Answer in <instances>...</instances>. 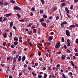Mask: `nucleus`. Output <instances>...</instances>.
Instances as JSON below:
<instances>
[{"label": "nucleus", "instance_id": "obj_1", "mask_svg": "<svg viewBox=\"0 0 78 78\" xmlns=\"http://www.w3.org/2000/svg\"><path fill=\"white\" fill-rule=\"evenodd\" d=\"M60 47L61 43H60V42L58 41L55 44V48H60Z\"/></svg>", "mask_w": 78, "mask_h": 78}, {"label": "nucleus", "instance_id": "obj_2", "mask_svg": "<svg viewBox=\"0 0 78 78\" xmlns=\"http://www.w3.org/2000/svg\"><path fill=\"white\" fill-rule=\"evenodd\" d=\"M66 34L67 36H70V32L68 30H66Z\"/></svg>", "mask_w": 78, "mask_h": 78}, {"label": "nucleus", "instance_id": "obj_3", "mask_svg": "<svg viewBox=\"0 0 78 78\" xmlns=\"http://www.w3.org/2000/svg\"><path fill=\"white\" fill-rule=\"evenodd\" d=\"M67 22L66 21H64L62 22V23L61 24V26H62V28H64V24H67Z\"/></svg>", "mask_w": 78, "mask_h": 78}, {"label": "nucleus", "instance_id": "obj_4", "mask_svg": "<svg viewBox=\"0 0 78 78\" xmlns=\"http://www.w3.org/2000/svg\"><path fill=\"white\" fill-rule=\"evenodd\" d=\"M14 9L15 10H19V11H20L21 10V9L17 6L15 7H14Z\"/></svg>", "mask_w": 78, "mask_h": 78}, {"label": "nucleus", "instance_id": "obj_5", "mask_svg": "<svg viewBox=\"0 0 78 78\" xmlns=\"http://www.w3.org/2000/svg\"><path fill=\"white\" fill-rule=\"evenodd\" d=\"M27 34L29 35H32L33 34V31L30 30V31H28L27 32Z\"/></svg>", "mask_w": 78, "mask_h": 78}, {"label": "nucleus", "instance_id": "obj_6", "mask_svg": "<svg viewBox=\"0 0 78 78\" xmlns=\"http://www.w3.org/2000/svg\"><path fill=\"white\" fill-rule=\"evenodd\" d=\"M41 25L44 27H47V24H46V23H43V22H41Z\"/></svg>", "mask_w": 78, "mask_h": 78}, {"label": "nucleus", "instance_id": "obj_7", "mask_svg": "<svg viewBox=\"0 0 78 78\" xmlns=\"http://www.w3.org/2000/svg\"><path fill=\"white\" fill-rule=\"evenodd\" d=\"M66 57V55H63L61 56V59L62 60H64V59H65Z\"/></svg>", "mask_w": 78, "mask_h": 78}, {"label": "nucleus", "instance_id": "obj_8", "mask_svg": "<svg viewBox=\"0 0 78 78\" xmlns=\"http://www.w3.org/2000/svg\"><path fill=\"white\" fill-rule=\"evenodd\" d=\"M12 15V13H10L9 14H7L4 15L5 17H9Z\"/></svg>", "mask_w": 78, "mask_h": 78}, {"label": "nucleus", "instance_id": "obj_9", "mask_svg": "<svg viewBox=\"0 0 78 78\" xmlns=\"http://www.w3.org/2000/svg\"><path fill=\"white\" fill-rule=\"evenodd\" d=\"M13 25V22H10V28H12V26Z\"/></svg>", "mask_w": 78, "mask_h": 78}, {"label": "nucleus", "instance_id": "obj_10", "mask_svg": "<svg viewBox=\"0 0 78 78\" xmlns=\"http://www.w3.org/2000/svg\"><path fill=\"white\" fill-rule=\"evenodd\" d=\"M75 26L74 25H72L69 27V28L70 29H72V28H75Z\"/></svg>", "mask_w": 78, "mask_h": 78}, {"label": "nucleus", "instance_id": "obj_11", "mask_svg": "<svg viewBox=\"0 0 78 78\" xmlns=\"http://www.w3.org/2000/svg\"><path fill=\"white\" fill-rule=\"evenodd\" d=\"M8 5H9V3L6 2H4V6Z\"/></svg>", "mask_w": 78, "mask_h": 78}, {"label": "nucleus", "instance_id": "obj_12", "mask_svg": "<svg viewBox=\"0 0 78 78\" xmlns=\"http://www.w3.org/2000/svg\"><path fill=\"white\" fill-rule=\"evenodd\" d=\"M26 59V57H25V56H23L22 59V60L23 61H24Z\"/></svg>", "mask_w": 78, "mask_h": 78}, {"label": "nucleus", "instance_id": "obj_13", "mask_svg": "<svg viewBox=\"0 0 78 78\" xmlns=\"http://www.w3.org/2000/svg\"><path fill=\"white\" fill-rule=\"evenodd\" d=\"M31 73L33 75V76H36V75H37L36 73H35V72H32Z\"/></svg>", "mask_w": 78, "mask_h": 78}, {"label": "nucleus", "instance_id": "obj_14", "mask_svg": "<svg viewBox=\"0 0 78 78\" xmlns=\"http://www.w3.org/2000/svg\"><path fill=\"white\" fill-rule=\"evenodd\" d=\"M52 39H53V37L51 36H50L49 37L48 40L50 41H52Z\"/></svg>", "mask_w": 78, "mask_h": 78}, {"label": "nucleus", "instance_id": "obj_15", "mask_svg": "<svg viewBox=\"0 0 78 78\" xmlns=\"http://www.w3.org/2000/svg\"><path fill=\"white\" fill-rule=\"evenodd\" d=\"M3 36L4 37V38H6L7 37V35H6V33H5L3 34Z\"/></svg>", "mask_w": 78, "mask_h": 78}, {"label": "nucleus", "instance_id": "obj_16", "mask_svg": "<svg viewBox=\"0 0 78 78\" xmlns=\"http://www.w3.org/2000/svg\"><path fill=\"white\" fill-rule=\"evenodd\" d=\"M65 5H66V4L64 3H63L61 4L60 6L61 7H63V6H65Z\"/></svg>", "mask_w": 78, "mask_h": 78}, {"label": "nucleus", "instance_id": "obj_17", "mask_svg": "<svg viewBox=\"0 0 78 78\" xmlns=\"http://www.w3.org/2000/svg\"><path fill=\"white\" fill-rule=\"evenodd\" d=\"M41 3H42V4L43 5H44V3H45V1H44V0H40Z\"/></svg>", "mask_w": 78, "mask_h": 78}, {"label": "nucleus", "instance_id": "obj_18", "mask_svg": "<svg viewBox=\"0 0 78 78\" xmlns=\"http://www.w3.org/2000/svg\"><path fill=\"white\" fill-rule=\"evenodd\" d=\"M33 25V23H30V24H28L27 27H30L31 26V25Z\"/></svg>", "mask_w": 78, "mask_h": 78}, {"label": "nucleus", "instance_id": "obj_19", "mask_svg": "<svg viewBox=\"0 0 78 78\" xmlns=\"http://www.w3.org/2000/svg\"><path fill=\"white\" fill-rule=\"evenodd\" d=\"M16 16L17 17H18V19H19V18L21 17V16H20V15L19 13L16 14Z\"/></svg>", "mask_w": 78, "mask_h": 78}, {"label": "nucleus", "instance_id": "obj_20", "mask_svg": "<svg viewBox=\"0 0 78 78\" xmlns=\"http://www.w3.org/2000/svg\"><path fill=\"white\" fill-rule=\"evenodd\" d=\"M47 77V74L45 73H44L43 78H46Z\"/></svg>", "mask_w": 78, "mask_h": 78}, {"label": "nucleus", "instance_id": "obj_21", "mask_svg": "<svg viewBox=\"0 0 78 78\" xmlns=\"http://www.w3.org/2000/svg\"><path fill=\"white\" fill-rule=\"evenodd\" d=\"M10 2H11L12 3L15 4L16 3V2L13 0H11L10 1Z\"/></svg>", "mask_w": 78, "mask_h": 78}, {"label": "nucleus", "instance_id": "obj_22", "mask_svg": "<svg viewBox=\"0 0 78 78\" xmlns=\"http://www.w3.org/2000/svg\"><path fill=\"white\" fill-rule=\"evenodd\" d=\"M57 9H58V7L57 6H55L53 10L54 11H56V10H57Z\"/></svg>", "mask_w": 78, "mask_h": 78}, {"label": "nucleus", "instance_id": "obj_23", "mask_svg": "<svg viewBox=\"0 0 78 78\" xmlns=\"http://www.w3.org/2000/svg\"><path fill=\"white\" fill-rule=\"evenodd\" d=\"M18 44V42L15 41L14 42V45L16 46Z\"/></svg>", "mask_w": 78, "mask_h": 78}, {"label": "nucleus", "instance_id": "obj_24", "mask_svg": "<svg viewBox=\"0 0 78 78\" xmlns=\"http://www.w3.org/2000/svg\"><path fill=\"white\" fill-rule=\"evenodd\" d=\"M37 30L36 29H34L33 30V33H34V34L36 33Z\"/></svg>", "mask_w": 78, "mask_h": 78}, {"label": "nucleus", "instance_id": "obj_25", "mask_svg": "<svg viewBox=\"0 0 78 78\" xmlns=\"http://www.w3.org/2000/svg\"><path fill=\"white\" fill-rule=\"evenodd\" d=\"M62 76L64 78H67V76H65V75L64 74V73H62Z\"/></svg>", "mask_w": 78, "mask_h": 78}, {"label": "nucleus", "instance_id": "obj_26", "mask_svg": "<svg viewBox=\"0 0 78 78\" xmlns=\"http://www.w3.org/2000/svg\"><path fill=\"white\" fill-rule=\"evenodd\" d=\"M62 42H65L64 38V37H62Z\"/></svg>", "mask_w": 78, "mask_h": 78}, {"label": "nucleus", "instance_id": "obj_27", "mask_svg": "<svg viewBox=\"0 0 78 78\" xmlns=\"http://www.w3.org/2000/svg\"><path fill=\"white\" fill-rule=\"evenodd\" d=\"M28 44H29V45H30L31 46V47H33V44H32V43H31L30 42H28Z\"/></svg>", "mask_w": 78, "mask_h": 78}, {"label": "nucleus", "instance_id": "obj_28", "mask_svg": "<svg viewBox=\"0 0 78 78\" xmlns=\"http://www.w3.org/2000/svg\"><path fill=\"white\" fill-rule=\"evenodd\" d=\"M43 17H44V18H45V19H47V15H43Z\"/></svg>", "mask_w": 78, "mask_h": 78}, {"label": "nucleus", "instance_id": "obj_29", "mask_svg": "<svg viewBox=\"0 0 78 78\" xmlns=\"http://www.w3.org/2000/svg\"><path fill=\"white\" fill-rule=\"evenodd\" d=\"M39 21L40 22H44V20L43 19H40Z\"/></svg>", "mask_w": 78, "mask_h": 78}, {"label": "nucleus", "instance_id": "obj_30", "mask_svg": "<svg viewBox=\"0 0 78 78\" xmlns=\"http://www.w3.org/2000/svg\"><path fill=\"white\" fill-rule=\"evenodd\" d=\"M21 56H19L18 58V60L19 61H21Z\"/></svg>", "mask_w": 78, "mask_h": 78}, {"label": "nucleus", "instance_id": "obj_31", "mask_svg": "<svg viewBox=\"0 0 78 78\" xmlns=\"http://www.w3.org/2000/svg\"><path fill=\"white\" fill-rule=\"evenodd\" d=\"M11 48H14V47H15V46H14L13 44H12L11 46H10Z\"/></svg>", "mask_w": 78, "mask_h": 78}, {"label": "nucleus", "instance_id": "obj_32", "mask_svg": "<svg viewBox=\"0 0 78 78\" xmlns=\"http://www.w3.org/2000/svg\"><path fill=\"white\" fill-rule=\"evenodd\" d=\"M13 60L14 62H16L17 61V58H16L15 57H14Z\"/></svg>", "mask_w": 78, "mask_h": 78}, {"label": "nucleus", "instance_id": "obj_33", "mask_svg": "<svg viewBox=\"0 0 78 78\" xmlns=\"http://www.w3.org/2000/svg\"><path fill=\"white\" fill-rule=\"evenodd\" d=\"M73 5H72L70 7V9H71V10H72V9H73Z\"/></svg>", "mask_w": 78, "mask_h": 78}, {"label": "nucleus", "instance_id": "obj_34", "mask_svg": "<svg viewBox=\"0 0 78 78\" xmlns=\"http://www.w3.org/2000/svg\"><path fill=\"white\" fill-rule=\"evenodd\" d=\"M9 34H10L9 37H11L12 36V32H10L9 33Z\"/></svg>", "mask_w": 78, "mask_h": 78}, {"label": "nucleus", "instance_id": "obj_35", "mask_svg": "<svg viewBox=\"0 0 78 78\" xmlns=\"http://www.w3.org/2000/svg\"><path fill=\"white\" fill-rule=\"evenodd\" d=\"M3 5H4L3 3L0 2V6H2Z\"/></svg>", "mask_w": 78, "mask_h": 78}, {"label": "nucleus", "instance_id": "obj_36", "mask_svg": "<svg viewBox=\"0 0 78 78\" xmlns=\"http://www.w3.org/2000/svg\"><path fill=\"white\" fill-rule=\"evenodd\" d=\"M31 11H33L34 12L35 11V8L34 7H32L31 9Z\"/></svg>", "mask_w": 78, "mask_h": 78}, {"label": "nucleus", "instance_id": "obj_37", "mask_svg": "<svg viewBox=\"0 0 78 78\" xmlns=\"http://www.w3.org/2000/svg\"><path fill=\"white\" fill-rule=\"evenodd\" d=\"M22 75V72H20L19 74V76L20 77L21 75Z\"/></svg>", "mask_w": 78, "mask_h": 78}, {"label": "nucleus", "instance_id": "obj_38", "mask_svg": "<svg viewBox=\"0 0 78 78\" xmlns=\"http://www.w3.org/2000/svg\"><path fill=\"white\" fill-rule=\"evenodd\" d=\"M66 15H67V17H69V19H70V18H71V17L70 16V15H69V14H66Z\"/></svg>", "mask_w": 78, "mask_h": 78}, {"label": "nucleus", "instance_id": "obj_39", "mask_svg": "<svg viewBox=\"0 0 78 78\" xmlns=\"http://www.w3.org/2000/svg\"><path fill=\"white\" fill-rule=\"evenodd\" d=\"M33 56H34V54H30V58H32Z\"/></svg>", "mask_w": 78, "mask_h": 78}, {"label": "nucleus", "instance_id": "obj_40", "mask_svg": "<svg viewBox=\"0 0 78 78\" xmlns=\"http://www.w3.org/2000/svg\"><path fill=\"white\" fill-rule=\"evenodd\" d=\"M3 11L4 12H7V9L6 8H4L3 9Z\"/></svg>", "mask_w": 78, "mask_h": 78}, {"label": "nucleus", "instance_id": "obj_41", "mask_svg": "<svg viewBox=\"0 0 78 78\" xmlns=\"http://www.w3.org/2000/svg\"><path fill=\"white\" fill-rule=\"evenodd\" d=\"M14 40L16 41H18V38L16 37H15L14 38Z\"/></svg>", "mask_w": 78, "mask_h": 78}, {"label": "nucleus", "instance_id": "obj_42", "mask_svg": "<svg viewBox=\"0 0 78 78\" xmlns=\"http://www.w3.org/2000/svg\"><path fill=\"white\" fill-rule=\"evenodd\" d=\"M19 21H21L22 22H25V20L24 19H22L21 20H19Z\"/></svg>", "mask_w": 78, "mask_h": 78}, {"label": "nucleus", "instance_id": "obj_43", "mask_svg": "<svg viewBox=\"0 0 78 78\" xmlns=\"http://www.w3.org/2000/svg\"><path fill=\"white\" fill-rule=\"evenodd\" d=\"M10 57V61H12V59H13V57L12 56V57H11V56H9Z\"/></svg>", "mask_w": 78, "mask_h": 78}, {"label": "nucleus", "instance_id": "obj_44", "mask_svg": "<svg viewBox=\"0 0 78 78\" xmlns=\"http://www.w3.org/2000/svg\"><path fill=\"white\" fill-rule=\"evenodd\" d=\"M15 65H14V64L13 65V68L12 69V70H14V69L15 68Z\"/></svg>", "mask_w": 78, "mask_h": 78}, {"label": "nucleus", "instance_id": "obj_45", "mask_svg": "<svg viewBox=\"0 0 78 78\" xmlns=\"http://www.w3.org/2000/svg\"><path fill=\"white\" fill-rule=\"evenodd\" d=\"M75 42L76 44H78V39H76L75 41Z\"/></svg>", "mask_w": 78, "mask_h": 78}, {"label": "nucleus", "instance_id": "obj_46", "mask_svg": "<svg viewBox=\"0 0 78 78\" xmlns=\"http://www.w3.org/2000/svg\"><path fill=\"white\" fill-rule=\"evenodd\" d=\"M59 16H57L56 17V20H58L59 19Z\"/></svg>", "mask_w": 78, "mask_h": 78}, {"label": "nucleus", "instance_id": "obj_47", "mask_svg": "<svg viewBox=\"0 0 78 78\" xmlns=\"http://www.w3.org/2000/svg\"><path fill=\"white\" fill-rule=\"evenodd\" d=\"M28 70H33V69H31V67H28Z\"/></svg>", "mask_w": 78, "mask_h": 78}, {"label": "nucleus", "instance_id": "obj_48", "mask_svg": "<svg viewBox=\"0 0 78 78\" xmlns=\"http://www.w3.org/2000/svg\"><path fill=\"white\" fill-rule=\"evenodd\" d=\"M78 51V49H76V48H75L74 49V51H75V52H77Z\"/></svg>", "mask_w": 78, "mask_h": 78}, {"label": "nucleus", "instance_id": "obj_49", "mask_svg": "<svg viewBox=\"0 0 78 78\" xmlns=\"http://www.w3.org/2000/svg\"><path fill=\"white\" fill-rule=\"evenodd\" d=\"M40 12L41 14H42V13H43V12H44V11L42 10H41L40 11Z\"/></svg>", "mask_w": 78, "mask_h": 78}, {"label": "nucleus", "instance_id": "obj_50", "mask_svg": "<svg viewBox=\"0 0 78 78\" xmlns=\"http://www.w3.org/2000/svg\"><path fill=\"white\" fill-rule=\"evenodd\" d=\"M38 78H42V75L40 74L38 76Z\"/></svg>", "mask_w": 78, "mask_h": 78}, {"label": "nucleus", "instance_id": "obj_51", "mask_svg": "<svg viewBox=\"0 0 78 78\" xmlns=\"http://www.w3.org/2000/svg\"><path fill=\"white\" fill-rule=\"evenodd\" d=\"M67 45L68 46V47H70V43H68L67 44Z\"/></svg>", "mask_w": 78, "mask_h": 78}, {"label": "nucleus", "instance_id": "obj_52", "mask_svg": "<svg viewBox=\"0 0 78 78\" xmlns=\"http://www.w3.org/2000/svg\"><path fill=\"white\" fill-rule=\"evenodd\" d=\"M67 12H66V14H70V12H69V10H67L66 11Z\"/></svg>", "mask_w": 78, "mask_h": 78}, {"label": "nucleus", "instance_id": "obj_53", "mask_svg": "<svg viewBox=\"0 0 78 78\" xmlns=\"http://www.w3.org/2000/svg\"><path fill=\"white\" fill-rule=\"evenodd\" d=\"M6 20H7V18H6V17H5L3 20V21H6Z\"/></svg>", "mask_w": 78, "mask_h": 78}, {"label": "nucleus", "instance_id": "obj_54", "mask_svg": "<svg viewBox=\"0 0 78 78\" xmlns=\"http://www.w3.org/2000/svg\"><path fill=\"white\" fill-rule=\"evenodd\" d=\"M35 26H32L31 27V29H34V28H35Z\"/></svg>", "mask_w": 78, "mask_h": 78}, {"label": "nucleus", "instance_id": "obj_55", "mask_svg": "<svg viewBox=\"0 0 78 78\" xmlns=\"http://www.w3.org/2000/svg\"><path fill=\"white\" fill-rule=\"evenodd\" d=\"M2 67H3L4 66H5V64H3V63H1V64L0 65Z\"/></svg>", "mask_w": 78, "mask_h": 78}, {"label": "nucleus", "instance_id": "obj_56", "mask_svg": "<svg viewBox=\"0 0 78 78\" xmlns=\"http://www.w3.org/2000/svg\"><path fill=\"white\" fill-rule=\"evenodd\" d=\"M7 61H8V60H10V57H8L7 58Z\"/></svg>", "mask_w": 78, "mask_h": 78}, {"label": "nucleus", "instance_id": "obj_57", "mask_svg": "<svg viewBox=\"0 0 78 78\" xmlns=\"http://www.w3.org/2000/svg\"><path fill=\"white\" fill-rule=\"evenodd\" d=\"M66 51H67V52H68V53L71 52V51H70L69 50V49H67L66 50Z\"/></svg>", "mask_w": 78, "mask_h": 78}, {"label": "nucleus", "instance_id": "obj_58", "mask_svg": "<svg viewBox=\"0 0 78 78\" xmlns=\"http://www.w3.org/2000/svg\"><path fill=\"white\" fill-rule=\"evenodd\" d=\"M38 55H39V56H41V52H39L38 53Z\"/></svg>", "mask_w": 78, "mask_h": 78}, {"label": "nucleus", "instance_id": "obj_59", "mask_svg": "<svg viewBox=\"0 0 78 78\" xmlns=\"http://www.w3.org/2000/svg\"><path fill=\"white\" fill-rule=\"evenodd\" d=\"M19 55H17L16 56V57H15V58L17 59L18 58V57H19Z\"/></svg>", "mask_w": 78, "mask_h": 78}, {"label": "nucleus", "instance_id": "obj_60", "mask_svg": "<svg viewBox=\"0 0 78 78\" xmlns=\"http://www.w3.org/2000/svg\"><path fill=\"white\" fill-rule=\"evenodd\" d=\"M53 18V16H50L48 18V19H51Z\"/></svg>", "mask_w": 78, "mask_h": 78}, {"label": "nucleus", "instance_id": "obj_61", "mask_svg": "<svg viewBox=\"0 0 78 78\" xmlns=\"http://www.w3.org/2000/svg\"><path fill=\"white\" fill-rule=\"evenodd\" d=\"M12 28H13V29H14V30H16V27L15 26H13L12 27Z\"/></svg>", "mask_w": 78, "mask_h": 78}, {"label": "nucleus", "instance_id": "obj_62", "mask_svg": "<svg viewBox=\"0 0 78 78\" xmlns=\"http://www.w3.org/2000/svg\"><path fill=\"white\" fill-rule=\"evenodd\" d=\"M3 45L4 46H6V42H4L3 43Z\"/></svg>", "mask_w": 78, "mask_h": 78}, {"label": "nucleus", "instance_id": "obj_63", "mask_svg": "<svg viewBox=\"0 0 78 78\" xmlns=\"http://www.w3.org/2000/svg\"><path fill=\"white\" fill-rule=\"evenodd\" d=\"M73 59H76V57L74 55L73 57Z\"/></svg>", "mask_w": 78, "mask_h": 78}, {"label": "nucleus", "instance_id": "obj_64", "mask_svg": "<svg viewBox=\"0 0 78 78\" xmlns=\"http://www.w3.org/2000/svg\"><path fill=\"white\" fill-rule=\"evenodd\" d=\"M75 56H78V53H76L75 54Z\"/></svg>", "mask_w": 78, "mask_h": 78}]
</instances>
